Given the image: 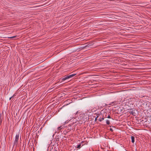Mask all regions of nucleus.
Here are the masks:
<instances>
[{
	"instance_id": "nucleus-1",
	"label": "nucleus",
	"mask_w": 151,
	"mask_h": 151,
	"mask_svg": "<svg viewBox=\"0 0 151 151\" xmlns=\"http://www.w3.org/2000/svg\"><path fill=\"white\" fill-rule=\"evenodd\" d=\"M69 78L68 75H66L62 77L60 79L62 81H65Z\"/></svg>"
},
{
	"instance_id": "nucleus-3",
	"label": "nucleus",
	"mask_w": 151,
	"mask_h": 151,
	"mask_svg": "<svg viewBox=\"0 0 151 151\" xmlns=\"http://www.w3.org/2000/svg\"><path fill=\"white\" fill-rule=\"evenodd\" d=\"M131 140L132 142L134 143V137H131Z\"/></svg>"
},
{
	"instance_id": "nucleus-16",
	"label": "nucleus",
	"mask_w": 151,
	"mask_h": 151,
	"mask_svg": "<svg viewBox=\"0 0 151 151\" xmlns=\"http://www.w3.org/2000/svg\"><path fill=\"white\" fill-rule=\"evenodd\" d=\"M18 139H15L14 141L18 142Z\"/></svg>"
},
{
	"instance_id": "nucleus-12",
	"label": "nucleus",
	"mask_w": 151,
	"mask_h": 151,
	"mask_svg": "<svg viewBox=\"0 0 151 151\" xmlns=\"http://www.w3.org/2000/svg\"><path fill=\"white\" fill-rule=\"evenodd\" d=\"M108 116H107V118H111L110 116L108 114Z\"/></svg>"
},
{
	"instance_id": "nucleus-18",
	"label": "nucleus",
	"mask_w": 151,
	"mask_h": 151,
	"mask_svg": "<svg viewBox=\"0 0 151 151\" xmlns=\"http://www.w3.org/2000/svg\"><path fill=\"white\" fill-rule=\"evenodd\" d=\"M11 98H12V97H11V98H10V99H11Z\"/></svg>"
},
{
	"instance_id": "nucleus-10",
	"label": "nucleus",
	"mask_w": 151,
	"mask_h": 151,
	"mask_svg": "<svg viewBox=\"0 0 151 151\" xmlns=\"http://www.w3.org/2000/svg\"><path fill=\"white\" fill-rule=\"evenodd\" d=\"M62 129V127H60L58 128V130H60Z\"/></svg>"
},
{
	"instance_id": "nucleus-8",
	"label": "nucleus",
	"mask_w": 151,
	"mask_h": 151,
	"mask_svg": "<svg viewBox=\"0 0 151 151\" xmlns=\"http://www.w3.org/2000/svg\"><path fill=\"white\" fill-rule=\"evenodd\" d=\"M104 118L103 117H103L101 118H99V121H100V122H101L102 121H103V120H104Z\"/></svg>"
},
{
	"instance_id": "nucleus-19",
	"label": "nucleus",
	"mask_w": 151,
	"mask_h": 151,
	"mask_svg": "<svg viewBox=\"0 0 151 151\" xmlns=\"http://www.w3.org/2000/svg\"><path fill=\"white\" fill-rule=\"evenodd\" d=\"M74 119L75 120L76 119L75 118H74V119H73V120Z\"/></svg>"
},
{
	"instance_id": "nucleus-15",
	"label": "nucleus",
	"mask_w": 151,
	"mask_h": 151,
	"mask_svg": "<svg viewBox=\"0 0 151 151\" xmlns=\"http://www.w3.org/2000/svg\"><path fill=\"white\" fill-rule=\"evenodd\" d=\"M110 131H111V132H113V129L111 128H110Z\"/></svg>"
},
{
	"instance_id": "nucleus-14",
	"label": "nucleus",
	"mask_w": 151,
	"mask_h": 151,
	"mask_svg": "<svg viewBox=\"0 0 151 151\" xmlns=\"http://www.w3.org/2000/svg\"><path fill=\"white\" fill-rule=\"evenodd\" d=\"M134 112H133V111L131 112V114H132L133 115V114H134Z\"/></svg>"
},
{
	"instance_id": "nucleus-17",
	"label": "nucleus",
	"mask_w": 151,
	"mask_h": 151,
	"mask_svg": "<svg viewBox=\"0 0 151 151\" xmlns=\"http://www.w3.org/2000/svg\"><path fill=\"white\" fill-rule=\"evenodd\" d=\"M105 117H107L106 114L105 115Z\"/></svg>"
},
{
	"instance_id": "nucleus-6",
	"label": "nucleus",
	"mask_w": 151,
	"mask_h": 151,
	"mask_svg": "<svg viewBox=\"0 0 151 151\" xmlns=\"http://www.w3.org/2000/svg\"><path fill=\"white\" fill-rule=\"evenodd\" d=\"M81 144H79L78 145H77V147H76V148H80L81 147Z\"/></svg>"
},
{
	"instance_id": "nucleus-2",
	"label": "nucleus",
	"mask_w": 151,
	"mask_h": 151,
	"mask_svg": "<svg viewBox=\"0 0 151 151\" xmlns=\"http://www.w3.org/2000/svg\"><path fill=\"white\" fill-rule=\"evenodd\" d=\"M76 75V74H73L70 75H68L69 78H71L73 77L74 76Z\"/></svg>"
},
{
	"instance_id": "nucleus-9",
	"label": "nucleus",
	"mask_w": 151,
	"mask_h": 151,
	"mask_svg": "<svg viewBox=\"0 0 151 151\" xmlns=\"http://www.w3.org/2000/svg\"><path fill=\"white\" fill-rule=\"evenodd\" d=\"M106 123L108 125H109L110 124V121L109 120H106Z\"/></svg>"
},
{
	"instance_id": "nucleus-11",
	"label": "nucleus",
	"mask_w": 151,
	"mask_h": 151,
	"mask_svg": "<svg viewBox=\"0 0 151 151\" xmlns=\"http://www.w3.org/2000/svg\"><path fill=\"white\" fill-rule=\"evenodd\" d=\"M17 37V36H13L12 37H9V38H13L16 37Z\"/></svg>"
},
{
	"instance_id": "nucleus-7",
	"label": "nucleus",
	"mask_w": 151,
	"mask_h": 151,
	"mask_svg": "<svg viewBox=\"0 0 151 151\" xmlns=\"http://www.w3.org/2000/svg\"><path fill=\"white\" fill-rule=\"evenodd\" d=\"M77 123V122H76H76H75L74 121V122H73L72 123H71V124H69V125L70 126H71L72 125H73L74 124H75V123Z\"/></svg>"
},
{
	"instance_id": "nucleus-13",
	"label": "nucleus",
	"mask_w": 151,
	"mask_h": 151,
	"mask_svg": "<svg viewBox=\"0 0 151 151\" xmlns=\"http://www.w3.org/2000/svg\"><path fill=\"white\" fill-rule=\"evenodd\" d=\"M98 117V116H97V117L95 118V121H96L97 120V118Z\"/></svg>"
},
{
	"instance_id": "nucleus-5",
	"label": "nucleus",
	"mask_w": 151,
	"mask_h": 151,
	"mask_svg": "<svg viewBox=\"0 0 151 151\" xmlns=\"http://www.w3.org/2000/svg\"><path fill=\"white\" fill-rule=\"evenodd\" d=\"M19 134H17L16 137H15V139H19Z\"/></svg>"
},
{
	"instance_id": "nucleus-4",
	"label": "nucleus",
	"mask_w": 151,
	"mask_h": 151,
	"mask_svg": "<svg viewBox=\"0 0 151 151\" xmlns=\"http://www.w3.org/2000/svg\"><path fill=\"white\" fill-rule=\"evenodd\" d=\"M17 144L18 142L14 141V146H15L16 147L17 145Z\"/></svg>"
}]
</instances>
